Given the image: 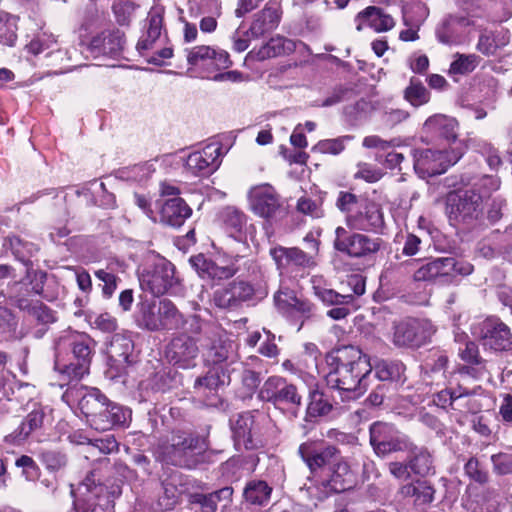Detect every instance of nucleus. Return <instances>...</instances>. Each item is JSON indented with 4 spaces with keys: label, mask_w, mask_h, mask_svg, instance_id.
<instances>
[{
    "label": "nucleus",
    "mask_w": 512,
    "mask_h": 512,
    "mask_svg": "<svg viewBox=\"0 0 512 512\" xmlns=\"http://www.w3.org/2000/svg\"><path fill=\"white\" fill-rule=\"evenodd\" d=\"M230 376L223 366H213L201 377H197L194 382V391L196 394L208 397L220 387L228 385Z\"/></svg>",
    "instance_id": "obj_30"
},
{
    "label": "nucleus",
    "mask_w": 512,
    "mask_h": 512,
    "mask_svg": "<svg viewBox=\"0 0 512 512\" xmlns=\"http://www.w3.org/2000/svg\"><path fill=\"white\" fill-rule=\"evenodd\" d=\"M15 465L22 468V473L27 480H35L39 475V468L36 462L27 455H22L18 458Z\"/></svg>",
    "instance_id": "obj_64"
},
{
    "label": "nucleus",
    "mask_w": 512,
    "mask_h": 512,
    "mask_svg": "<svg viewBox=\"0 0 512 512\" xmlns=\"http://www.w3.org/2000/svg\"><path fill=\"white\" fill-rule=\"evenodd\" d=\"M374 368L376 377L381 381L399 382L404 377L405 366L398 360H381Z\"/></svg>",
    "instance_id": "obj_43"
},
{
    "label": "nucleus",
    "mask_w": 512,
    "mask_h": 512,
    "mask_svg": "<svg viewBox=\"0 0 512 512\" xmlns=\"http://www.w3.org/2000/svg\"><path fill=\"white\" fill-rule=\"evenodd\" d=\"M198 355L199 347L196 339L185 333L172 338L165 350L168 362L181 369L195 367Z\"/></svg>",
    "instance_id": "obj_18"
},
{
    "label": "nucleus",
    "mask_w": 512,
    "mask_h": 512,
    "mask_svg": "<svg viewBox=\"0 0 512 512\" xmlns=\"http://www.w3.org/2000/svg\"><path fill=\"white\" fill-rule=\"evenodd\" d=\"M326 363L331 368L326 377L329 387L346 393L348 398H357L365 392L366 376L372 366L358 347L335 348L326 355Z\"/></svg>",
    "instance_id": "obj_1"
},
{
    "label": "nucleus",
    "mask_w": 512,
    "mask_h": 512,
    "mask_svg": "<svg viewBox=\"0 0 512 512\" xmlns=\"http://www.w3.org/2000/svg\"><path fill=\"white\" fill-rule=\"evenodd\" d=\"M187 63L205 73H213L232 66L229 53L210 45H197L186 50Z\"/></svg>",
    "instance_id": "obj_17"
},
{
    "label": "nucleus",
    "mask_w": 512,
    "mask_h": 512,
    "mask_svg": "<svg viewBox=\"0 0 512 512\" xmlns=\"http://www.w3.org/2000/svg\"><path fill=\"white\" fill-rule=\"evenodd\" d=\"M269 253L277 269L281 271L290 266L310 268L315 265L313 257L297 247L276 246L271 248Z\"/></svg>",
    "instance_id": "obj_25"
},
{
    "label": "nucleus",
    "mask_w": 512,
    "mask_h": 512,
    "mask_svg": "<svg viewBox=\"0 0 512 512\" xmlns=\"http://www.w3.org/2000/svg\"><path fill=\"white\" fill-rule=\"evenodd\" d=\"M44 418L45 414L42 409L31 411L20 426L5 437V442L13 445H21L32 432L42 427Z\"/></svg>",
    "instance_id": "obj_36"
},
{
    "label": "nucleus",
    "mask_w": 512,
    "mask_h": 512,
    "mask_svg": "<svg viewBox=\"0 0 512 512\" xmlns=\"http://www.w3.org/2000/svg\"><path fill=\"white\" fill-rule=\"evenodd\" d=\"M467 184H471L470 188L476 189L484 198L491 192L498 190L500 180L495 176L484 175L473 183H471L470 179H467Z\"/></svg>",
    "instance_id": "obj_56"
},
{
    "label": "nucleus",
    "mask_w": 512,
    "mask_h": 512,
    "mask_svg": "<svg viewBox=\"0 0 512 512\" xmlns=\"http://www.w3.org/2000/svg\"><path fill=\"white\" fill-rule=\"evenodd\" d=\"M17 307L26 312L40 324L46 325L53 323L56 320L54 312L38 300L30 301L25 298H19L17 300Z\"/></svg>",
    "instance_id": "obj_41"
},
{
    "label": "nucleus",
    "mask_w": 512,
    "mask_h": 512,
    "mask_svg": "<svg viewBox=\"0 0 512 512\" xmlns=\"http://www.w3.org/2000/svg\"><path fill=\"white\" fill-rule=\"evenodd\" d=\"M17 39L15 20L0 15V43L13 46Z\"/></svg>",
    "instance_id": "obj_57"
},
{
    "label": "nucleus",
    "mask_w": 512,
    "mask_h": 512,
    "mask_svg": "<svg viewBox=\"0 0 512 512\" xmlns=\"http://www.w3.org/2000/svg\"><path fill=\"white\" fill-rule=\"evenodd\" d=\"M40 459L45 465L46 469L52 472L60 471L67 465L66 455L55 450L41 451Z\"/></svg>",
    "instance_id": "obj_54"
},
{
    "label": "nucleus",
    "mask_w": 512,
    "mask_h": 512,
    "mask_svg": "<svg viewBox=\"0 0 512 512\" xmlns=\"http://www.w3.org/2000/svg\"><path fill=\"white\" fill-rule=\"evenodd\" d=\"M404 98L412 106L419 107L429 102L430 92L415 78H411L408 87L404 91Z\"/></svg>",
    "instance_id": "obj_46"
},
{
    "label": "nucleus",
    "mask_w": 512,
    "mask_h": 512,
    "mask_svg": "<svg viewBox=\"0 0 512 512\" xmlns=\"http://www.w3.org/2000/svg\"><path fill=\"white\" fill-rule=\"evenodd\" d=\"M232 494L231 488H223L210 494H195L192 502L199 504L203 512H215L221 496L229 497Z\"/></svg>",
    "instance_id": "obj_48"
},
{
    "label": "nucleus",
    "mask_w": 512,
    "mask_h": 512,
    "mask_svg": "<svg viewBox=\"0 0 512 512\" xmlns=\"http://www.w3.org/2000/svg\"><path fill=\"white\" fill-rule=\"evenodd\" d=\"M477 50L486 56L494 55L499 45L496 42V38L492 32H483L479 36V40L476 46Z\"/></svg>",
    "instance_id": "obj_61"
},
{
    "label": "nucleus",
    "mask_w": 512,
    "mask_h": 512,
    "mask_svg": "<svg viewBox=\"0 0 512 512\" xmlns=\"http://www.w3.org/2000/svg\"><path fill=\"white\" fill-rule=\"evenodd\" d=\"M332 409V405L319 391L310 393V402L307 407V414L311 417L327 415Z\"/></svg>",
    "instance_id": "obj_51"
},
{
    "label": "nucleus",
    "mask_w": 512,
    "mask_h": 512,
    "mask_svg": "<svg viewBox=\"0 0 512 512\" xmlns=\"http://www.w3.org/2000/svg\"><path fill=\"white\" fill-rule=\"evenodd\" d=\"M369 442L374 453L379 457L411 449V441L405 434L393 424L382 421H376L370 425Z\"/></svg>",
    "instance_id": "obj_8"
},
{
    "label": "nucleus",
    "mask_w": 512,
    "mask_h": 512,
    "mask_svg": "<svg viewBox=\"0 0 512 512\" xmlns=\"http://www.w3.org/2000/svg\"><path fill=\"white\" fill-rule=\"evenodd\" d=\"M105 487L96 483L94 473L87 475L77 489L74 507L76 512H97L98 501L104 493Z\"/></svg>",
    "instance_id": "obj_22"
},
{
    "label": "nucleus",
    "mask_w": 512,
    "mask_h": 512,
    "mask_svg": "<svg viewBox=\"0 0 512 512\" xmlns=\"http://www.w3.org/2000/svg\"><path fill=\"white\" fill-rule=\"evenodd\" d=\"M463 144L458 143L450 150H415L414 169L423 175L433 176L444 173L448 167L456 164L463 155Z\"/></svg>",
    "instance_id": "obj_11"
},
{
    "label": "nucleus",
    "mask_w": 512,
    "mask_h": 512,
    "mask_svg": "<svg viewBox=\"0 0 512 512\" xmlns=\"http://www.w3.org/2000/svg\"><path fill=\"white\" fill-rule=\"evenodd\" d=\"M435 332L428 319L406 318L394 325L392 342L399 348H418L428 343Z\"/></svg>",
    "instance_id": "obj_12"
},
{
    "label": "nucleus",
    "mask_w": 512,
    "mask_h": 512,
    "mask_svg": "<svg viewBox=\"0 0 512 512\" xmlns=\"http://www.w3.org/2000/svg\"><path fill=\"white\" fill-rule=\"evenodd\" d=\"M468 24V20L465 17L448 15L444 20L437 26L435 34L437 40L444 45H454L460 41V33L458 27H462Z\"/></svg>",
    "instance_id": "obj_38"
},
{
    "label": "nucleus",
    "mask_w": 512,
    "mask_h": 512,
    "mask_svg": "<svg viewBox=\"0 0 512 512\" xmlns=\"http://www.w3.org/2000/svg\"><path fill=\"white\" fill-rule=\"evenodd\" d=\"M296 49V42L283 36L272 37L259 49L251 50L247 58L264 61L269 58L288 55Z\"/></svg>",
    "instance_id": "obj_28"
},
{
    "label": "nucleus",
    "mask_w": 512,
    "mask_h": 512,
    "mask_svg": "<svg viewBox=\"0 0 512 512\" xmlns=\"http://www.w3.org/2000/svg\"><path fill=\"white\" fill-rule=\"evenodd\" d=\"M160 207L161 222L172 227H180L192 213V209L180 197L167 199Z\"/></svg>",
    "instance_id": "obj_29"
},
{
    "label": "nucleus",
    "mask_w": 512,
    "mask_h": 512,
    "mask_svg": "<svg viewBox=\"0 0 512 512\" xmlns=\"http://www.w3.org/2000/svg\"><path fill=\"white\" fill-rule=\"evenodd\" d=\"M272 488L262 480H252L244 488L243 496L245 500L252 504L263 506L270 500Z\"/></svg>",
    "instance_id": "obj_42"
},
{
    "label": "nucleus",
    "mask_w": 512,
    "mask_h": 512,
    "mask_svg": "<svg viewBox=\"0 0 512 512\" xmlns=\"http://www.w3.org/2000/svg\"><path fill=\"white\" fill-rule=\"evenodd\" d=\"M220 220L229 235L239 241L245 239L250 230L255 229L253 225H248L247 216L234 206L223 208L220 212Z\"/></svg>",
    "instance_id": "obj_27"
},
{
    "label": "nucleus",
    "mask_w": 512,
    "mask_h": 512,
    "mask_svg": "<svg viewBox=\"0 0 512 512\" xmlns=\"http://www.w3.org/2000/svg\"><path fill=\"white\" fill-rule=\"evenodd\" d=\"M95 276L103 282L102 293L105 298H111L117 289L119 277L106 269L95 271Z\"/></svg>",
    "instance_id": "obj_59"
},
{
    "label": "nucleus",
    "mask_w": 512,
    "mask_h": 512,
    "mask_svg": "<svg viewBox=\"0 0 512 512\" xmlns=\"http://www.w3.org/2000/svg\"><path fill=\"white\" fill-rule=\"evenodd\" d=\"M223 151L220 143L207 144L200 150L191 152L185 159L184 171L193 177H209L222 163Z\"/></svg>",
    "instance_id": "obj_16"
},
{
    "label": "nucleus",
    "mask_w": 512,
    "mask_h": 512,
    "mask_svg": "<svg viewBox=\"0 0 512 512\" xmlns=\"http://www.w3.org/2000/svg\"><path fill=\"white\" fill-rule=\"evenodd\" d=\"M232 431L235 446L238 450H253L260 443L257 438V427L255 425L254 416L250 412L241 413L233 422Z\"/></svg>",
    "instance_id": "obj_24"
},
{
    "label": "nucleus",
    "mask_w": 512,
    "mask_h": 512,
    "mask_svg": "<svg viewBox=\"0 0 512 512\" xmlns=\"http://www.w3.org/2000/svg\"><path fill=\"white\" fill-rule=\"evenodd\" d=\"M382 244L383 240L379 237L351 232L341 226L335 229V250L352 258L371 257L381 249Z\"/></svg>",
    "instance_id": "obj_10"
},
{
    "label": "nucleus",
    "mask_w": 512,
    "mask_h": 512,
    "mask_svg": "<svg viewBox=\"0 0 512 512\" xmlns=\"http://www.w3.org/2000/svg\"><path fill=\"white\" fill-rule=\"evenodd\" d=\"M254 288L245 281H232L227 286L217 289L213 294L215 305L222 309H236L252 298Z\"/></svg>",
    "instance_id": "obj_20"
},
{
    "label": "nucleus",
    "mask_w": 512,
    "mask_h": 512,
    "mask_svg": "<svg viewBox=\"0 0 512 512\" xmlns=\"http://www.w3.org/2000/svg\"><path fill=\"white\" fill-rule=\"evenodd\" d=\"M446 213L451 221L473 224L482 216L483 196L474 188L451 191L446 196Z\"/></svg>",
    "instance_id": "obj_7"
},
{
    "label": "nucleus",
    "mask_w": 512,
    "mask_h": 512,
    "mask_svg": "<svg viewBox=\"0 0 512 512\" xmlns=\"http://www.w3.org/2000/svg\"><path fill=\"white\" fill-rule=\"evenodd\" d=\"M242 257L219 254L214 259L207 258L203 254L191 257L190 263L203 279L226 280L239 272V262Z\"/></svg>",
    "instance_id": "obj_13"
},
{
    "label": "nucleus",
    "mask_w": 512,
    "mask_h": 512,
    "mask_svg": "<svg viewBox=\"0 0 512 512\" xmlns=\"http://www.w3.org/2000/svg\"><path fill=\"white\" fill-rule=\"evenodd\" d=\"M355 23L357 31H362L368 26L378 33L389 31L395 25L394 19L376 6H369L360 11L355 17Z\"/></svg>",
    "instance_id": "obj_26"
},
{
    "label": "nucleus",
    "mask_w": 512,
    "mask_h": 512,
    "mask_svg": "<svg viewBox=\"0 0 512 512\" xmlns=\"http://www.w3.org/2000/svg\"><path fill=\"white\" fill-rule=\"evenodd\" d=\"M298 453L311 471L328 467L326 478L335 492L350 490L357 484V470L336 446L327 445L315 451L312 443L306 442L299 446Z\"/></svg>",
    "instance_id": "obj_2"
},
{
    "label": "nucleus",
    "mask_w": 512,
    "mask_h": 512,
    "mask_svg": "<svg viewBox=\"0 0 512 512\" xmlns=\"http://www.w3.org/2000/svg\"><path fill=\"white\" fill-rule=\"evenodd\" d=\"M206 359L214 366H228L238 361L237 345L230 340H218L209 348Z\"/></svg>",
    "instance_id": "obj_35"
},
{
    "label": "nucleus",
    "mask_w": 512,
    "mask_h": 512,
    "mask_svg": "<svg viewBox=\"0 0 512 512\" xmlns=\"http://www.w3.org/2000/svg\"><path fill=\"white\" fill-rule=\"evenodd\" d=\"M423 131L427 136H430L434 140H445L448 144L453 143V147L458 144V122L455 118L443 115L435 114L429 117L424 125Z\"/></svg>",
    "instance_id": "obj_23"
},
{
    "label": "nucleus",
    "mask_w": 512,
    "mask_h": 512,
    "mask_svg": "<svg viewBox=\"0 0 512 512\" xmlns=\"http://www.w3.org/2000/svg\"><path fill=\"white\" fill-rule=\"evenodd\" d=\"M118 450V442L113 435H106L103 438L94 439L91 444L90 454L95 455L98 451L100 454H110Z\"/></svg>",
    "instance_id": "obj_60"
},
{
    "label": "nucleus",
    "mask_w": 512,
    "mask_h": 512,
    "mask_svg": "<svg viewBox=\"0 0 512 512\" xmlns=\"http://www.w3.org/2000/svg\"><path fill=\"white\" fill-rule=\"evenodd\" d=\"M454 60L450 64L449 73L450 74H468L472 72L479 64L480 58L475 54H460L456 53L454 55Z\"/></svg>",
    "instance_id": "obj_49"
},
{
    "label": "nucleus",
    "mask_w": 512,
    "mask_h": 512,
    "mask_svg": "<svg viewBox=\"0 0 512 512\" xmlns=\"http://www.w3.org/2000/svg\"><path fill=\"white\" fill-rule=\"evenodd\" d=\"M124 45V33L119 29L105 30L91 40L93 50L108 56L119 55L124 49Z\"/></svg>",
    "instance_id": "obj_31"
},
{
    "label": "nucleus",
    "mask_w": 512,
    "mask_h": 512,
    "mask_svg": "<svg viewBox=\"0 0 512 512\" xmlns=\"http://www.w3.org/2000/svg\"><path fill=\"white\" fill-rule=\"evenodd\" d=\"M447 364L448 357L446 354L441 351H433L425 358L421 368L425 378H430L431 382H436V384H443L447 379Z\"/></svg>",
    "instance_id": "obj_37"
},
{
    "label": "nucleus",
    "mask_w": 512,
    "mask_h": 512,
    "mask_svg": "<svg viewBox=\"0 0 512 512\" xmlns=\"http://www.w3.org/2000/svg\"><path fill=\"white\" fill-rule=\"evenodd\" d=\"M446 276H467L473 271V265L463 259L444 257Z\"/></svg>",
    "instance_id": "obj_55"
},
{
    "label": "nucleus",
    "mask_w": 512,
    "mask_h": 512,
    "mask_svg": "<svg viewBox=\"0 0 512 512\" xmlns=\"http://www.w3.org/2000/svg\"><path fill=\"white\" fill-rule=\"evenodd\" d=\"M442 276H446L444 257L426 261L414 272V280L416 281H429Z\"/></svg>",
    "instance_id": "obj_45"
},
{
    "label": "nucleus",
    "mask_w": 512,
    "mask_h": 512,
    "mask_svg": "<svg viewBox=\"0 0 512 512\" xmlns=\"http://www.w3.org/2000/svg\"><path fill=\"white\" fill-rule=\"evenodd\" d=\"M259 397L273 403L277 408L288 409L293 417H297L302 403L298 388L279 376H271L264 382Z\"/></svg>",
    "instance_id": "obj_9"
},
{
    "label": "nucleus",
    "mask_w": 512,
    "mask_h": 512,
    "mask_svg": "<svg viewBox=\"0 0 512 512\" xmlns=\"http://www.w3.org/2000/svg\"><path fill=\"white\" fill-rule=\"evenodd\" d=\"M137 8L133 0H114L113 13L120 25H128Z\"/></svg>",
    "instance_id": "obj_52"
},
{
    "label": "nucleus",
    "mask_w": 512,
    "mask_h": 512,
    "mask_svg": "<svg viewBox=\"0 0 512 512\" xmlns=\"http://www.w3.org/2000/svg\"><path fill=\"white\" fill-rule=\"evenodd\" d=\"M311 285L315 296L327 305L349 304L354 300L351 294H340L324 286V280L321 276H313Z\"/></svg>",
    "instance_id": "obj_40"
},
{
    "label": "nucleus",
    "mask_w": 512,
    "mask_h": 512,
    "mask_svg": "<svg viewBox=\"0 0 512 512\" xmlns=\"http://www.w3.org/2000/svg\"><path fill=\"white\" fill-rule=\"evenodd\" d=\"M408 456L409 467L412 473L419 476H427L435 472L434 457L425 447H416L411 442Z\"/></svg>",
    "instance_id": "obj_39"
},
{
    "label": "nucleus",
    "mask_w": 512,
    "mask_h": 512,
    "mask_svg": "<svg viewBox=\"0 0 512 512\" xmlns=\"http://www.w3.org/2000/svg\"><path fill=\"white\" fill-rule=\"evenodd\" d=\"M248 201L251 210L266 219L274 217L282 207L280 196L267 183L252 187L248 192Z\"/></svg>",
    "instance_id": "obj_19"
},
{
    "label": "nucleus",
    "mask_w": 512,
    "mask_h": 512,
    "mask_svg": "<svg viewBox=\"0 0 512 512\" xmlns=\"http://www.w3.org/2000/svg\"><path fill=\"white\" fill-rule=\"evenodd\" d=\"M82 390L78 407L93 429L108 431L114 427L124 426L130 420L131 411L110 401L99 389L83 388Z\"/></svg>",
    "instance_id": "obj_3"
},
{
    "label": "nucleus",
    "mask_w": 512,
    "mask_h": 512,
    "mask_svg": "<svg viewBox=\"0 0 512 512\" xmlns=\"http://www.w3.org/2000/svg\"><path fill=\"white\" fill-rule=\"evenodd\" d=\"M352 138V136L346 135L334 139L321 140L313 147V150L324 154L338 155L345 149V143Z\"/></svg>",
    "instance_id": "obj_53"
},
{
    "label": "nucleus",
    "mask_w": 512,
    "mask_h": 512,
    "mask_svg": "<svg viewBox=\"0 0 512 512\" xmlns=\"http://www.w3.org/2000/svg\"><path fill=\"white\" fill-rule=\"evenodd\" d=\"M208 447L204 436L176 432L159 445L158 457L166 464L192 469L201 461Z\"/></svg>",
    "instance_id": "obj_5"
},
{
    "label": "nucleus",
    "mask_w": 512,
    "mask_h": 512,
    "mask_svg": "<svg viewBox=\"0 0 512 512\" xmlns=\"http://www.w3.org/2000/svg\"><path fill=\"white\" fill-rule=\"evenodd\" d=\"M179 495V491L174 484L163 483L162 493L158 496L156 503L157 509L159 511L171 510L177 504Z\"/></svg>",
    "instance_id": "obj_50"
},
{
    "label": "nucleus",
    "mask_w": 512,
    "mask_h": 512,
    "mask_svg": "<svg viewBox=\"0 0 512 512\" xmlns=\"http://www.w3.org/2000/svg\"><path fill=\"white\" fill-rule=\"evenodd\" d=\"M333 493L336 492L327 478L319 482L310 481L309 485L305 484L301 489L302 497L307 498L313 506H317L318 502L325 500Z\"/></svg>",
    "instance_id": "obj_44"
},
{
    "label": "nucleus",
    "mask_w": 512,
    "mask_h": 512,
    "mask_svg": "<svg viewBox=\"0 0 512 512\" xmlns=\"http://www.w3.org/2000/svg\"><path fill=\"white\" fill-rule=\"evenodd\" d=\"M140 287L154 296L165 294L177 283L174 265L164 258H158L139 276Z\"/></svg>",
    "instance_id": "obj_15"
},
{
    "label": "nucleus",
    "mask_w": 512,
    "mask_h": 512,
    "mask_svg": "<svg viewBox=\"0 0 512 512\" xmlns=\"http://www.w3.org/2000/svg\"><path fill=\"white\" fill-rule=\"evenodd\" d=\"M280 22L279 8L276 4H267L263 10L255 15V18L247 33L252 38H259L276 29Z\"/></svg>",
    "instance_id": "obj_33"
},
{
    "label": "nucleus",
    "mask_w": 512,
    "mask_h": 512,
    "mask_svg": "<svg viewBox=\"0 0 512 512\" xmlns=\"http://www.w3.org/2000/svg\"><path fill=\"white\" fill-rule=\"evenodd\" d=\"M494 471L499 475L512 473V454L498 453L491 456Z\"/></svg>",
    "instance_id": "obj_63"
},
{
    "label": "nucleus",
    "mask_w": 512,
    "mask_h": 512,
    "mask_svg": "<svg viewBox=\"0 0 512 512\" xmlns=\"http://www.w3.org/2000/svg\"><path fill=\"white\" fill-rule=\"evenodd\" d=\"M347 224L355 230L375 231L384 224L380 206L368 200H361L358 210L347 217Z\"/></svg>",
    "instance_id": "obj_21"
},
{
    "label": "nucleus",
    "mask_w": 512,
    "mask_h": 512,
    "mask_svg": "<svg viewBox=\"0 0 512 512\" xmlns=\"http://www.w3.org/2000/svg\"><path fill=\"white\" fill-rule=\"evenodd\" d=\"M134 345L129 337L122 334H115L107 348V354L111 362V367L118 371L127 367L130 363L129 357L133 351Z\"/></svg>",
    "instance_id": "obj_32"
},
{
    "label": "nucleus",
    "mask_w": 512,
    "mask_h": 512,
    "mask_svg": "<svg viewBox=\"0 0 512 512\" xmlns=\"http://www.w3.org/2000/svg\"><path fill=\"white\" fill-rule=\"evenodd\" d=\"M473 335L484 350L508 351L512 343L510 328L498 317H487L473 327Z\"/></svg>",
    "instance_id": "obj_14"
},
{
    "label": "nucleus",
    "mask_w": 512,
    "mask_h": 512,
    "mask_svg": "<svg viewBox=\"0 0 512 512\" xmlns=\"http://www.w3.org/2000/svg\"><path fill=\"white\" fill-rule=\"evenodd\" d=\"M164 8L161 6L152 7L148 13V28L146 33L139 39L137 50L144 55L145 51L153 48L154 43L161 35L163 25Z\"/></svg>",
    "instance_id": "obj_34"
},
{
    "label": "nucleus",
    "mask_w": 512,
    "mask_h": 512,
    "mask_svg": "<svg viewBox=\"0 0 512 512\" xmlns=\"http://www.w3.org/2000/svg\"><path fill=\"white\" fill-rule=\"evenodd\" d=\"M434 488L427 481L415 482V498L416 504H427L434 499Z\"/></svg>",
    "instance_id": "obj_62"
},
{
    "label": "nucleus",
    "mask_w": 512,
    "mask_h": 512,
    "mask_svg": "<svg viewBox=\"0 0 512 512\" xmlns=\"http://www.w3.org/2000/svg\"><path fill=\"white\" fill-rule=\"evenodd\" d=\"M92 340L85 334L69 332L55 343V369L70 380L89 372Z\"/></svg>",
    "instance_id": "obj_4"
},
{
    "label": "nucleus",
    "mask_w": 512,
    "mask_h": 512,
    "mask_svg": "<svg viewBox=\"0 0 512 512\" xmlns=\"http://www.w3.org/2000/svg\"><path fill=\"white\" fill-rule=\"evenodd\" d=\"M135 320L138 327L148 331L175 330L185 323L184 316L168 299L141 301Z\"/></svg>",
    "instance_id": "obj_6"
},
{
    "label": "nucleus",
    "mask_w": 512,
    "mask_h": 512,
    "mask_svg": "<svg viewBox=\"0 0 512 512\" xmlns=\"http://www.w3.org/2000/svg\"><path fill=\"white\" fill-rule=\"evenodd\" d=\"M9 244L14 256L26 266H30V257L38 251L37 246L17 236L9 238Z\"/></svg>",
    "instance_id": "obj_47"
},
{
    "label": "nucleus",
    "mask_w": 512,
    "mask_h": 512,
    "mask_svg": "<svg viewBox=\"0 0 512 512\" xmlns=\"http://www.w3.org/2000/svg\"><path fill=\"white\" fill-rule=\"evenodd\" d=\"M465 474L473 481L479 484H485L488 482V472L483 469L477 458L471 457L464 466Z\"/></svg>",
    "instance_id": "obj_58"
}]
</instances>
